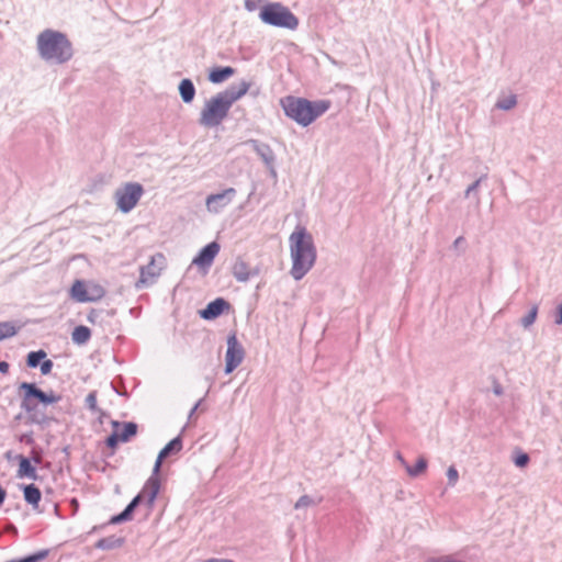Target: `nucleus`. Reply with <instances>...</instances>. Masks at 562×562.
<instances>
[{"mask_svg":"<svg viewBox=\"0 0 562 562\" xmlns=\"http://www.w3.org/2000/svg\"><path fill=\"white\" fill-rule=\"evenodd\" d=\"M202 401H203V398L199 400V401L194 404V406L191 408V411H190V413H189V418H191V417L194 415V413L196 412V409H198V408H199V406L201 405Z\"/></svg>","mask_w":562,"mask_h":562,"instance_id":"obj_51","label":"nucleus"},{"mask_svg":"<svg viewBox=\"0 0 562 562\" xmlns=\"http://www.w3.org/2000/svg\"><path fill=\"white\" fill-rule=\"evenodd\" d=\"M112 427H113V431L110 436L106 437L105 439V445L106 447L111 448V449H115L119 445V442H121V439L119 437V428L121 427V423L120 422H112Z\"/></svg>","mask_w":562,"mask_h":562,"instance_id":"obj_32","label":"nucleus"},{"mask_svg":"<svg viewBox=\"0 0 562 562\" xmlns=\"http://www.w3.org/2000/svg\"><path fill=\"white\" fill-rule=\"evenodd\" d=\"M70 296L79 302V303H86L88 302V293H87V284L82 280H76L70 289Z\"/></svg>","mask_w":562,"mask_h":562,"instance_id":"obj_22","label":"nucleus"},{"mask_svg":"<svg viewBox=\"0 0 562 562\" xmlns=\"http://www.w3.org/2000/svg\"><path fill=\"white\" fill-rule=\"evenodd\" d=\"M251 83L246 80H241L238 85H231L225 90L218 92L223 100L228 104L229 108L243 98L249 90Z\"/></svg>","mask_w":562,"mask_h":562,"instance_id":"obj_13","label":"nucleus"},{"mask_svg":"<svg viewBox=\"0 0 562 562\" xmlns=\"http://www.w3.org/2000/svg\"><path fill=\"white\" fill-rule=\"evenodd\" d=\"M124 538L116 536H109L105 538H101L95 542V548L100 550H112L123 546Z\"/></svg>","mask_w":562,"mask_h":562,"instance_id":"obj_23","label":"nucleus"},{"mask_svg":"<svg viewBox=\"0 0 562 562\" xmlns=\"http://www.w3.org/2000/svg\"><path fill=\"white\" fill-rule=\"evenodd\" d=\"M22 490L25 502L31 505L33 509H37L42 498L41 490L33 483L23 485Z\"/></svg>","mask_w":562,"mask_h":562,"instance_id":"obj_19","label":"nucleus"},{"mask_svg":"<svg viewBox=\"0 0 562 562\" xmlns=\"http://www.w3.org/2000/svg\"><path fill=\"white\" fill-rule=\"evenodd\" d=\"M38 56L46 63L63 65L74 56V47L63 32L45 29L36 37Z\"/></svg>","mask_w":562,"mask_h":562,"instance_id":"obj_3","label":"nucleus"},{"mask_svg":"<svg viewBox=\"0 0 562 562\" xmlns=\"http://www.w3.org/2000/svg\"><path fill=\"white\" fill-rule=\"evenodd\" d=\"M465 244V239L463 236H459L458 238L454 239L453 244H452V248L453 249H459L462 245Z\"/></svg>","mask_w":562,"mask_h":562,"instance_id":"obj_48","label":"nucleus"},{"mask_svg":"<svg viewBox=\"0 0 562 562\" xmlns=\"http://www.w3.org/2000/svg\"><path fill=\"white\" fill-rule=\"evenodd\" d=\"M530 461V458L527 453L525 452H521L519 453L515 459H514V463L516 467L518 468H524L526 467Z\"/></svg>","mask_w":562,"mask_h":562,"instance_id":"obj_39","label":"nucleus"},{"mask_svg":"<svg viewBox=\"0 0 562 562\" xmlns=\"http://www.w3.org/2000/svg\"><path fill=\"white\" fill-rule=\"evenodd\" d=\"M19 441L22 442V443H25L27 446H34L35 445V440H34L33 431L20 435L19 436Z\"/></svg>","mask_w":562,"mask_h":562,"instance_id":"obj_41","label":"nucleus"},{"mask_svg":"<svg viewBox=\"0 0 562 562\" xmlns=\"http://www.w3.org/2000/svg\"><path fill=\"white\" fill-rule=\"evenodd\" d=\"M554 323L557 325H562V303L557 308Z\"/></svg>","mask_w":562,"mask_h":562,"instance_id":"obj_47","label":"nucleus"},{"mask_svg":"<svg viewBox=\"0 0 562 562\" xmlns=\"http://www.w3.org/2000/svg\"><path fill=\"white\" fill-rule=\"evenodd\" d=\"M447 477H448V483L450 486H454L457 484L458 479H459V473H458V470L453 465L448 468Z\"/></svg>","mask_w":562,"mask_h":562,"instance_id":"obj_38","label":"nucleus"},{"mask_svg":"<svg viewBox=\"0 0 562 562\" xmlns=\"http://www.w3.org/2000/svg\"><path fill=\"white\" fill-rule=\"evenodd\" d=\"M144 496L142 493H138L130 503L128 505H131L134 509H136V507L144 501Z\"/></svg>","mask_w":562,"mask_h":562,"instance_id":"obj_46","label":"nucleus"},{"mask_svg":"<svg viewBox=\"0 0 562 562\" xmlns=\"http://www.w3.org/2000/svg\"><path fill=\"white\" fill-rule=\"evenodd\" d=\"M144 193L138 182H127L115 191L116 206L122 213L131 212Z\"/></svg>","mask_w":562,"mask_h":562,"instance_id":"obj_7","label":"nucleus"},{"mask_svg":"<svg viewBox=\"0 0 562 562\" xmlns=\"http://www.w3.org/2000/svg\"><path fill=\"white\" fill-rule=\"evenodd\" d=\"M179 94L181 97V100L189 104L194 100L195 97V87L191 79L184 78L180 81L178 86Z\"/></svg>","mask_w":562,"mask_h":562,"instance_id":"obj_21","label":"nucleus"},{"mask_svg":"<svg viewBox=\"0 0 562 562\" xmlns=\"http://www.w3.org/2000/svg\"><path fill=\"white\" fill-rule=\"evenodd\" d=\"M281 105L289 119L306 127L330 108V101H310L305 98L288 95L281 100Z\"/></svg>","mask_w":562,"mask_h":562,"instance_id":"obj_4","label":"nucleus"},{"mask_svg":"<svg viewBox=\"0 0 562 562\" xmlns=\"http://www.w3.org/2000/svg\"><path fill=\"white\" fill-rule=\"evenodd\" d=\"M54 367V363L50 359H44L41 364H40V369H41V373L43 375H47L52 372V369Z\"/></svg>","mask_w":562,"mask_h":562,"instance_id":"obj_40","label":"nucleus"},{"mask_svg":"<svg viewBox=\"0 0 562 562\" xmlns=\"http://www.w3.org/2000/svg\"><path fill=\"white\" fill-rule=\"evenodd\" d=\"M244 358L245 349L238 341L236 334H229L227 337L224 372L226 374L232 373L243 362Z\"/></svg>","mask_w":562,"mask_h":562,"instance_id":"obj_9","label":"nucleus"},{"mask_svg":"<svg viewBox=\"0 0 562 562\" xmlns=\"http://www.w3.org/2000/svg\"><path fill=\"white\" fill-rule=\"evenodd\" d=\"M517 104V97L516 94H509L505 98H501L497 100L495 106L503 111L512 110Z\"/></svg>","mask_w":562,"mask_h":562,"instance_id":"obj_33","label":"nucleus"},{"mask_svg":"<svg viewBox=\"0 0 562 562\" xmlns=\"http://www.w3.org/2000/svg\"><path fill=\"white\" fill-rule=\"evenodd\" d=\"M100 316V312H98L97 310L92 308L89 314L87 315V321L89 323H92L94 324L97 322V319L99 318Z\"/></svg>","mask_w":562,"mask_h":562,"instance_id":"obj_43","label":"nucleus"},{"mask_svg":"<svg viewBox=\"0 0 562 562\" xmlns=\"http://www.w3.org/2000/svg\"><path fill=\"white\" fill-rule=\"evenodd\" d=\"M237 194L236 189L227 188L220 193L207 195L205 205L209 212L217 214L233 202Z\"/></svg>","mask_w":562,"mask_h":562,"instance_id":"obj_10","label":"nucleus"},{"mask_svg":"<svg viewBox=\"0 0 562 562\" xmlns=\"http://www.w3.org/2000/svg\"><path fill=\"white\" fill-rule=\"evenodd\" d=\"M235 74V69L231 66L213 67L207 75V79L212 83H222Z\"/></svg>","mask_w":562,"mask_h":562,"instance_id":"obj_18","label":"nucleus"},{"mask_svg":"<svg viewBox=\"0 0 562 562\" xmlns=\"http://www.w3.org/2000/svg\"><path fill=\"white\" fill-rule=\"evenodd\" d=\"M314 504V501L311 496L308 495H302L297 501L296 503L294 504V508L295 509H300V508H304V507H308L311 505Z\"/></svg>","mask_w":562,"mask_h":562,"instance_id":"obj_37","label":"nucleus"},{"mask_svg":"<svg viewBox=\"0 0 562 562\" xmlns=\"http://www.w3.org/2000/svg\"><path fill=\"white\" fill-rule=\"evenodd\" d=\"M46 357V352L42 349L30 351L26 356V366L32 369L37 368Z\"/></svg>","mask_w":562,"mask_h":562,"instance_id":"obj_29","label":"nucleus"},{"mask_svg":"<svg viewBox=\"0 0 562 562\" xmlns=\"http://www.w3.org/2000/svg\"><path fill=\"white\" fill-rule=\"evenodd\" d=\"M134 508L127 504V506L117 515H114L110 518L109 524L111 525H117L125 521H128L133 517Z\"/></svg>","mask_w":562,"mask_h":562,"instance_id":"obj_30","label":"nucleus"},{"mask_svg":"<svg viewBox=\"0 0 562 562\" xmlns=\"http://www.w3.org/2000/svg\"><path fill=\"white\" fill-rule=\"evenodd\" d=\"M137 424L134 422L121 423L119 428V437L121 442L130 441L137 434Z\"/></svg>","mask_w":562,"mask_h":562,"instance_id":"obj_24","label":"nucleus"},{"mask_svg":"<svg viewBox=\"0 0 562 562\" xmlns=\"http://www.w3.org/2000/svg\"><path fill=\"white\" fill-rule=\"evenodd\" d=\"M144 496L142 493H138L130 503L128 505H131L134 509H136V507L144 501Z\"/></svg>","mask_w":562,"mask_h":562,"instance_id":"obj_44","label":"nucleus"},{"mask_svg":"<svg viewBox=\"0 0 562 562\" xmlns=\"http://www.w3.org/2000/svg\"><path fill=\"white\" fill-rule=\"evenodd\" d=\"M231 308V304L223 297H217L199 312L200 317L205 321H212L221 316Z\"/></svg>","mask_w":562,"mask_h":562,"instance_id":"obj_14","label":"nucleus"},{"mask_svg":"<svg viewBox=\"0 0 562 562\" xmlns=\"http://www.w3.org/2000/svg\"><path fill=\"white\" fill-rule=\"evenodd\" d=\"M29 459H31V463L33 462L34 464H41L42 463V452L41 451L38 452L35 449H33L31 451V456Z\"/></svg>","mask_w":562,"mask_h":562,"instance_id":"obj_42","label":"nucleus"},{"mask_svg":"<svg viewBox=\"0 0 562 562\" xmlns=\"http://www.w3.org/2000/svg\"><path fill=\"white\" fill-rule=\"evenodd\" d=\"M486 179H487V175H486V173L482 175L479 179H476L473 183H471V184L467 188V190H465V192H464V196L468 199V198H470L472 194H476L477 189H479V187H480L481 182H482V181H484V180H486Z\"/></svg>","mask_w":562,"mask_h":562,"instance_id":"obj_35","label":"nucleus"},{"mask_svg":"<svg viewBox=\"0 0 562 562\" xmlns=\"http://www.w3.org/2000/svg\"><path fill=\"white\" fill-rule=\"evenodd\" d=\"M159 488H160V481H159L158 474H155L153 472L140 491V493L143 494V496L146 501V506L148 507V509H153L155 501L159 493Z\"/></svg>","mask_w":562,"mask_h":562,"instance_id":"obj_15","label":"nucleus"},{"mask_svg":"<svg viewBox=\"0 0 562 562\" xmlns=\"http://www.w3.org/2000/svg\"><path fill=\"white\" fill-rule=\"evenodd\" d=\"M5 456H7V458H8V459H9V458H11V452H10V451H9V452H7V454H5Z\"/></svg>","mask_w":562,"mask_h":562,"instance_id":"obj_57","label":"nucleus"},{"mask_svg":"<svg viewBox=\"0 0 562 562\" xmlns=\"http://www.w3.org/2000/svg\"><path fill=\"white\" fill-rule=\"evenodd\" d=\"M144 496L142 493H138L130 503L128 505H131L134 509H136V507L144 501Z\"/></svg>","mask_w":562,"mask_h":562,"instance_id":"obj_45","label":"nucleus"},{"mask_svg":"<svg viewBox=\"0 0 562 562\" xmlns=\"http://www.w3.org/2000/svg\"><path fill=\"white\" fill-rule=\"evenodd\" d=\"M113 390L117 393V395H125V393H122V392H121V389H115V387L113 386Z\"/></svg>","mask_w":562,"mask_h":562,"instance_id":"obj_54","label":"nucleus"},{"mask_svg":"<svg viewBox=\"0 0 562 562\" xmlns=\"http://www.w3.org/2000/svg\"><path fill=\"white\" fill-rule=\"evenodd\" d=\"M165 267L166 257L161 252L151 256L150 261L139 268V279L135 283V288L140 290L154 284Z\"/></svg>","mask_w":562,"mask_h":562,"instance_id":"obj_8","label":"nucleus"},{"mask_svg":"<svg viewBox=\"0 0 562 562\" xmlns=\"http://www.w3.org/2000/svg\"><path fill=\"white\" fill-rule=\"evenodd\" d=\"M262 23L274 27L294 31L299 26V19L281 2H270L263 5L259 12Z\"/></svg>","mask_w":562,"mask_h":562,"instance_id":"obj_5","label":"nucleus"},{"mask_svg":"<svg viewBox=\"0 0 562 562\" xmlns=\"http://www.w3.org/2000/svg\"><path fill=\"white\" fill-rule=\"evenodd\" d=\"M18 394L21 400L20 407L26 413L29 424L45 428L56 422L45 411L49 405L58 403L61 395L53 390L43 391L32 382H21L18 386Z\"/></svg>","mask_w":562,"mask_h":562,"instance_id":"obj_1","label":"nucleus"},{"mask_svg":"<svg viewBox=\"0 0 562 562\" xmlns=\"http://www.w3.org/2000/svg\"><path fill=\"white\" fill-rule=\"evenodd\" d=\"M220 249L221 246L217 241H212L205 245L193 258L192 265L199 267L204 272H207L215 257L217 256Z\"/></svg>","mask_w":562,"mask_h":562,"instance_id":"obj_11","label":"nucleus"},{"mask_svg":"<svg viewBox=\"0 0 562 562\" xmlns=\"http://www.w3.org/2000/svg\"><path fill=\"white\" fill-rule=\"evenodd\" d=\"M87 293L88 302H97L105 295L106 291L102 285L91 282L87 284Z\"/></svg>","mask_w":562,"mask_h":562,"instance_id":"obj_26","label":"nucleus"},{"mask_svg":"<svg viewBox=\"0 0 562 562\" xmlns=\"http://www.w3.org/2000/svg\"><path fill=\"white\" fill-rule=\"evenodd\" d=\"M10 364L7 361H0V373L7 374L9 373Z\"/></svg>","mask_w":562,"mask_h":562,"instance_id":"obj_50","label":"nucleus"},{"mask_svg":"<svg viewBox=\"0 0 562 562\" xmlns=\"http://www.w3.org/2000/svg\"><path fill=\"white\" fill-rule=\"evenodd\" d=\"M85 404H86V407L89 408L91 412L98 411L97 392L95 391H92L87 395V397L85 400Z\"/></svg>","mask_w":562,"mask_h":562,"instance_id":"obj_36","label":"nucleus"},{"mask_svg":"<svg viewBox=\"0 0 562 562\" xmlns=\"http://www.w3.org/2000/svg\"><path fill=\"white\" fill-rule=\"evenodd\" d=\"M204 562H235V561L228 560V559H209Z\"/></svg>","mask_w":562,"mask_h":562,"instance_id":"obj_53","label":"nucleus"},{"mask_svg":"<svg viewBox=\"0 0 562 562\" xmlns=\"http://www.w3.org/2000/svg\"><path fill=\"white\" fill-rule=\"evenodd\" d=\"M232 273L238 282H247L251 276L257 272H250L248 263L241 259H237L233 266Z\"/></svg>","mask_w":562,"mask_h":562,"instance_id":"obj_20","label":"nucleus"},{"mask_svg":"<svg viewBox=\"0 0 562 562\" xmlns=\"http://www.w3.org/2000/svg\"><path fill=\"white\" fill-rule=\"evenodd\" d=\"M48 554H49L48 549H42V550H40L35 553L29 554L26 557L19 558V559H12V560H9L5 562H41L44 559H46L48 557Z\"/></svg>","mask_w":562,"mask_h":562,"instance_id":"obj_28","label":"nucleus"},{"mask_svg":"<svg viewBox=\"0 0 562 562\" xmlns=\"http://www.w3.org/2000/svg\"><path fill=\"white\" fill-rule=\"evenodd\" d=\"M537 314H538V306L533 305L530 308V311L521 318V321H520L521 325L525 328H528L529 326H531L537 318Z\"/></svg>","mask_w":562,"mask_h":562,"instance_id":"obj_34","label":"nucleus"},{"mask_svg":"<svg viewBox=\"0 0 562 562\" xmlns=\"http://www.w3.org/2000/svg\"><path fill=\"white\" fill-rule=\"evenodd\" d=\"M396 458L401 462V464L406 469V465H408V463L405 461V459L400 452L396 453Z\"/></svg>","mask_w":562,"mask_h":562,"instance_id":"obj_52","label":"nucleus"},{"mask_svg":"<svg viewBox=\"0 0 562 562\" xmlns=\"http://www.w3.org/2000/svg\"><path fill=\"white\" fill-rule=\"evenodd\" d=\"M113 390L117 393V395H125V393H122V392H121V389H115V387L113 386Z\"/></svg>","mask_w":562,"mask_h":562,"instance_id":"obj_55","label":"nucleus"},{"mask_svg":"<svg viewBox=\"0 0 562 562\" xmlns=\"http://www.w3.org/2000/svg\"><path fill=\"white\" fill-rule=\"evenodd\" d=\"M247 144L251 146L252 150L262 159L265 165L271 170V173L276 176V155L270 145L257 139H249Z\"/></svg>","mask_w":562,"mask_h":562,"instance_id":"obj_12","label":"nucleus"},{"mask_svg":"<svg viewBox=\"0 0 562 562\" xmlns=\"http://www.w3.org/2000/svg\"><path fill=\"white\" fill-rule=\"evenodd\" d=\"M18 330L14 322H0V341L15 336Z\"/></svg>","mask_w":562,"mask_h":562,"instance_id":"obj_27","label":"nucleus"},{"mask_svg":"<svg viewBox=\"0 0 562 562\" xmlns=\"http://www.w3.org/2000/svg\"><path fill=\"white\" fill-rule=\"evenodd\" d=\"M427 460L424 457L417 459L415 465H406V472L409 476L416 477L427 469Z\"/></svg>","mask_w":562,"mask_h":562,"instance_id":"obj_31","label":"nucleus"},{"mask_svg":"<svg viewBox=\"0 0 562 562\" xmlns=\"http://www.w3.org/2000/svg\"><path fill=\"white\" fill-rule=\"evenodd\" d=\"M292 259L291 276L294 280L303 279L313 268L317 251L313 236L305 227L297 226L289 237Z\"/></svg>","mask_w":562,"mask_h":562,"instance_id":"obj_2","label":"nucleus"},{"mask_svg":"<svg viewBox=\"0 0 562 562\" xmlns=\"http://www.w3.org/2000/svg\"><path fill=\"white\" fill-rule=\"evenodd\" d=\"M229 110L228 104L216 93L205 101L200 113L199 124L209 128L216 127L227 117Z\"/></svg>","mask_w":562,"mask_h":562,"instance_id":"obj_6","label":"nucleus"},{"mask_svg":"<svg viewBox=\"0 0 562 562\" xmlns=\"http://www.w3.org/2000/svg\"><path fill=\"white\" fill-rule=\"evenodd\" d=\"M91 337V330L89 327L79 325L75 327L71 334V339L77 345H85Z\"/></svg>","mask_w":562,"mask_h":562,"instance_id":"obj_25","label":"nucleus"},{"mask_svg":"<svg viewBox=\"0 0 562 562\" xmlns=\"http://www.w3.org/2000/svg\"><path fill=\"white\" fill-rule=\"evenodd\" d=\"M245 9L252 12L257 9V3L252 0H245Z\"/></svg>","mask_w":562,"mask_h":562,"instance_id":"obj_49","label":"nucleus"},{"mask_svg":"<svg viewBox=\"0 0 562 562\" xmlns=\"http://www.w3.org/2000/svg\"><path fill=\"white\" fill-rule=\"evenodd\" d=\"M182 449V439L181 436H177L171 439L158 453L157 459L154 464V473L158 474L161 468V464L166 458L169 456L179 452Z\"/></svg>","mask_w":562,"mask_h":562,"instance_id":"obj_16","label":"nucleus"},{"mask_svg":"<svg viewBox=\"0 0 562 562\" xmlns=\"http://www.w3.org/2000/svg\"><path fill=\"white\" fill-rule=\"evenodd\" d=\"M15 459L19 461L18 477L37 480V471L35 465L31 463V459L22 454H18Z\"/></svg>","mask_w":562,"mask_h":562,"instance_id":"obj_17","label":"nucleus"},{"mask_svg":"<svg viewBox=\"0 0 562 562\" xmlns=\"http://www.w3.org/2000/svg\"><path fill=\"white\" fill-rule=\"evenodd\" d=\"M494 393L499 395L502 393V389L501 387H495L494 389Z\"/></svg>","mask_w":562,"mask_h":562,"instance_id":"obj_56","label":"nucleus"}]
</instances>
